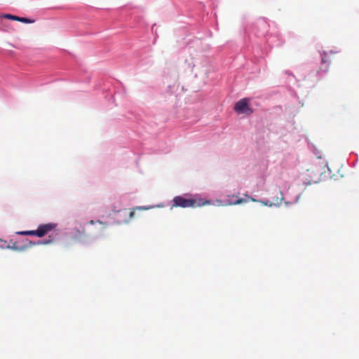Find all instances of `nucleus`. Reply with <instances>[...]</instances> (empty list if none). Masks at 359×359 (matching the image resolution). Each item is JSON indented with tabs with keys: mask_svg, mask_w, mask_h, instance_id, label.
<instances>
[{
	"mask_svg": "<svg viewBox=\"0 0 359 359\" xmlns=\"http://www.w3.org/2000/svg\"><path fill=\"white\" fill-rule=\"evenodd\" d=\"M94 223H95V222H94V221H93V220H91V221L90 222V224H93Z\"/></svg>",
	"mask_w": 359,
	"mask_h": 359,
	"instance_id": "9b49d317",
	"label": "nucleus"
},
{
	"mask_svg": "<svg viewBox=\"0 0 359 359\" xmlns=\"http://www.w3.org/2000/svg\"><path fill=\"white\" fill-rule=\"evenodd\" d=\"M50 243V241H46L44 242H43V244H48Z\"/></svg>",
	"mask_w": 359,
	"mask_h": 359,
	"instance_id": "9d476101",
	"label": "nucleus"
},
{
	"mask_svg": "<svg viewBox=\"0 0 359 359\" xmlns=\"http://www.w3.org/2000/svg\"><path fill=\"white\" fill-rule=\"evenodd\" d=\"M134 215H135L134 211H130V213H129L130 219H132Z\"/></svg>",
	"mask_w": 359,
	"mask_h": 359,
	"instance_id": "1a4fd4ad",
	"label": "nucleus"
},
{
	"mask_svg": "<svg viewBox=\"0 0 359 359\" xmlns=\"http://www.w3.org/2000/svg\"><path fill=\"white\" fill-rule=\"evenodd\" d=\"M17 233L19 235H23V236H37L36 230L18 231V232H17Z\"/></svg>",
	"mask_w": 359,
	"mask_h": 359,
	"instance_id": "423d86ee",
	"label": "nucleus"
},
{
	"mask_svg": "<svg viewBox=\"0 0 359 359\" xmlns=\"http://www.w3.org/2000/svg\"><path fill=\"white\" fill-rule=\"evenodd\" d=\"M261 203H262L264 205L266 206H271L273 203L270 201H259Z\"/></svg>",
	"mask_w": 359,
	"mask_h": 359,
	"instance_id": "6e6552de",
	"label": "nucleus"
},
{
	"mask_svg": "<svg viewBox=\"0 0 359 359\" xmlns=\"http://www.w3.org/2000/svg\"><path fill=\"white\" fill-rule=\"evenodd\" d=\"M55 227L56 224L53 223H48L39 225L36 229L37 237L41 238L44 236L50 231L55 229Z\"/></svg>",
	"mask_w": 359,
	"mask_h": 359,
	"instance_id": "7ed1b4c3",
	"label": "nucleus"
},
{
	"mask_svg": "<svg viewBox=\"0 0 359 359\" xmlns=\"http://www.w3.org/2000/svg\"><path fill=\"white\" fill-rule=\"evenodd\" d=\"M210 204V201H203L201 199L197 198H186L184 196H177L174 197L172 199V206L174 208H194V207H201L205 205Z\"/></svg>",
	"mask_w": 359,
	"mask_h": 359,
	"instance_id": "f257e3e1",
	"label": "nucleus"
},
{
	"mask_svg": "<svg viewBox=\"0 0 359 359\" xmlns=\"http://www.w3.org/2000/svg\"><path fill=\"white\" fill-rule=\"evenodd\" d=\"M322 58V62L323 63H328L331 61V58H330V56L328 53H323L322 55H321Z\"/></svg>",
	"mask_w": 359,
	"mask_h": 359,
	"instance_id": "0eeeda50",
	"label": "nucleus"
},
{
	"mask_svg": "<svg viewBox=\"0 0 359 359\" xmlns=\"http://www.w3.org/2000/svg\"><path fill=\"white\" fill-rule=\"evenodd\" d=\"M3 17L6 19L19 21V22H24V23H33L34 22V20H30L27 18H22V17H18L16 15H13L11 14H5L3 15Z\"/></svg>",
	"mask_w": 359,
	"mask_h": 359,
	"instance_id": "20e7f679",
	"label": "nucleus"
},
{
	"mask_svg": "<svg viewBox=\"0 0 359 359\" xmlns=\"http://www.w3.org/2000/svg\"><path fill=\"white\" fill-rule=\"evenodd\" d=\"M248 201L255 202L257 201L251 196H246V198H238V200H236L234 202L229 203V205H238V204H241V203H246Z\"/></svg>",
	"mask_w": 359,
	"mask_h": 359,
	"instance_id": "39448f33",
	"label": "nucleus"
},
{
	"mask_svg": "<svg viewBox=\"0 0 359 359\" xmlns=\"http://www.w3.org/2000/svg\"><path fill=\"white\" fill-rule=\"evenodd\" d=\"M248 99L243 98L237 102L234 106V110L239 114H245L250 115L252 113V110L248 105Z\"/></svg>",
	"mask_w": 359,
	"mask_h": 359,
	"instance_id": "f03ea898",
	"label": "nucleus"
}]
</instances>
